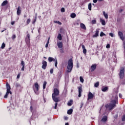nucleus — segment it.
<instances>
[{"instance_id":"f257e3e1","label":"nucleus","mask_w":125,"mask_h":125,"mask_svg":"<svg viewBox=\"0 0 125 125\" xmlns=\"http://www.w3.org/2000/svg\"><path fill=\"white\" fill-rule=\"evenodd\" d=\"M116 104H118V91H116L113 94L111 103L105 105L106 110H112V109L116 107Z\"/></svg>"},{"instance_id":"f03ea898","label":"nucleus","mask_w":125,"mask_h":125,"mask_svg":"<svg viewBox=\"0 0 125 125\" xmlns=\"http://www.w3.org/2000/svg\"><path fill=\"white\" fill-rule=\"evenodd\" d=\"M60 91H59V89L57 88H55L53 90V93L52 94V99L54 101V102H60V100H59V98L57 97L58 95H59Z\"/></svg>"},{"instance_id":"7ed1b4c3","label":"nucleus","mask_w":125,"mask_h":125,"mask_svg":"<svg viewBox=\"0 0 125 125\" xmlns=\"http://www.w3.org/2000/svg\"><path fill=\"white\" fill-rule=\"evenodd\" d=\"M67 64V73H71V72H72V70H73V67L74 66V64L73 63V60L72 59L69 60Z\"/></svg>"},{"instance_id":"20e7f679","label":"nucleus","mask_w":125,"mask_h":125,"mask_svg":"<svg viewBox=\"0 0 125 125\" xmlns=\"http://www.w3.org/2000/svg\"><path fill=\"white\" fill-rule=\"evenodd\" d=\"M6 92L5 95L4 96V98H7L8 95L10 94V95H12V92L11 91H10V89H11V88L10 87V85L8 83H6Z\"/></svg>"},{"instance_id":"39448f33","label":"nucleus","mask_w":125,"mask_h":125,"mask_svg":"<svg viewBox=\"0 0 125 125\" xmlns=\"http://www.w3.org/2000/svg\"><path fill=\"white\" fill-rule=\"evenodd\" d=\"M119 77L120 79H124V77H125V68L124 67L120 68Z\"/></svg>"},{"instance_id":"423d86ee","label":"nucleus","mask_w":125,"mask_h":125,"mask_svg":"<svg viewBox=\"0 0 125 125\" xmlns=\"http://www.w3.org/2000/svg\"><path fill=\"white\" fill-rule=\"evenodd\" d=\"M39 83H36L34 84L35 88H33L34 91L36 94H39Z\"/></svg>"},{"instance_id":"0eeeda50","label":"nucleus","mask_w":125,"mask_h":125,"mask_svg":"<svg viewBox=\"0 0 125 125\" xmlns=\"http://www.w3.org/2000/svg\"><path fill=\"white\" fill-rule=\"evenodd\" d=\"M118 36L120 38L121 40L124 42L125 41V38L124 37V34H123V32L119 31L118 32Z\"/></svg>"},{"instance_id":"6e6552de","label":"nucleus","mask_w":125,"mask_h":125,"mask_svg":"<svg viewBox=\"0 0 125 125\" xmlns=\"http://www.w3.org/2000/svg\"><path fill=\"white\" fill-rule=\"evenodd\" d=\"M42 69L45 70L46 69V66H47V62L45 61H43L42 62Z\"/></svg>"},{"instance_id":"1a4fd4ad","label":"nucleus","mask_w":125,"mask_h":125,"mask_svg":"<svg viewBox=\"0 0 125 125\" xmlns=\"http://www.w3.org/2000/svg\"><path fill=\"white\" fill-rule=\"evenodd\" d=\"M94 97V95L92 94V93L89 92L88 94V98L87 100H90V99H92Z\"/></svg>"},{"instance_id":"9d476101","label":"nucleus","mask_w":125,"mask_h":125,"mask_svg":"<svg viewBox=\"0 0 125 125\" xmlns=\"http://www.w3.org/2000/svg\"><path fill=\"white\" fill-rule=\"evenodd\" d=\"M78 97H81V96H82V92H83V88H82V86L78 87Z\"/></svg>"},{"instance_id":"9b49d317","label":"nucleus","mask_w":125,"mask_h":125,"mask_svg":"<svg viewBox=\"0 0 125 125\" xmlns=\"http://www.w3.org/2000/svg\"><path fill=\"white\" fill-rule=\"evenodd\" d=\"M57 44L59 48H60L61 49L63 48V43L62 42H58L57 43Z\"/></svg>"},{"instance_id":"f8f14e48","label":"nucleus","mask_w":125,"mask_h":125,"mask_svg":"<svg viewBox=\"0 0 125 125\" xmlns=\"http://www.w3.org/2000/svg\"><path fill=\"white\" fill-rule=\"evenodd\" d=\"M97 66V65H96V64H94L91 66V72H93V71H94L95 69H96Z\"/></svg>"},{"instance_id":"ddd939ff","label":"nucleus","mask_w":125,"mask_h":125,"mask_svg":"<svg viewBox=\"0 0 125 125\" xmlns=\"http://www.w3.org/2000/svg\"><path fill=\"white\" fill-rule=\"evenodd\" d=\"M17 14L19 16L21 14V9L20 8V6H19L17 9Z\"/></svg>"},{"instance_id":"4468645a","label":"nucleus","mask_w":125,"mask_h":125,"mask_svg":"<svg viewBox=\"0 0 125 125\" xmlns=\"http://www.w3.org/2000/svg\"><path fill=\"white\" fill-rule=\"evenodd\" d=\"M80 27L83 30H86V27L85 26V25L83 23H80Z\"/></svg>"},{"instance_id":"2eb2a0df","label":"nucleus","mask_w":125,"mask_h":125,"mask_svg":"<svg viewBox=\"0 0 125 125\" xmlns=\"http://www.w3.org/2000/svg\"><path fill=\"white\" fill-rule=\"evenodd\" d=\"M99 34V29H96L95 35L93 36V38H97V37H98Z\"/></svg>"},{"instance_id":"dca6fc26","label":"nucleus","mask_w":125,"mask_h":125,"mask_svg":"<svg viewBox=\"0 0 125 125\" xmlns=\"http://www.w3.org/2000/svg\"><path fill=\"white\" fill-rule=\"evenodd\" d=\"M82 49H83V53L84 54H86V49H85V47L84 46V45H82Z\"/></svg>"},{"instance_id":"f3484780","label":"nucleus","mask_w":125,"mask_h":125,"mask_svg":"<svg viewBox=\"0 0 125 125\" xmlns=\"http://www.w3.org/2000/svg\"><path fill=\"white\" fill-rule=\"evenodd\" d=\"M109 88L108 87H103L102 88V91H103V92H105V91H107Z\"/></svg>"},{"instance_id":"a211bd4d","label":"nucleus","mask_w":125,"mask_h":125,"mask_svg":"<svg viewBox=\"0 0 125 125\" xmlns=\"http://www.w3.org/2000/svg\"><path fill=\"white\" fill-rule=\"evenodd\" d=\"M100 21L102 23V25H103V26H105V25H106V22L104 19H100Z\"/></svg>"},{"instance_id":"6ab92c4d","label":"nucleus","mask_w":125,"mask_h":125,"mask_svg":"<svg viewBox=\"0 0 125 125\" xmlns=\"http://www.w3.org/2000/svg\"><path fill=\"white\" fill-rule=\"evenodd\" d=\"M48 60L49 62H52V61H55V59L50 57L48 58Z\"/></svg>"},{"instance_id":"aec40b11","label":"nucleus","mask_w":125,"mask_h":125,"mask_svg":"<svg viewBox=\"0 0 125 125\" xmlns=\"http://www.w3.org/2000/svg\"><path fill=\"white\" fill-rule=\"evenodd\" d=\"M25 42H26V44H27V45H29L30 44V38H25Z\"/></svg>"},{"instance_id":"412c9836","label":"nucleus","mask_w":125,"mask_h":125,"mask_svg":"<svg viewBox=\"0 0 125 125\" xmlns=\"http://www.w3.org/2000/svg\"><path fill=\"white\" fill-rule=\"evenodd\" d=\"M103 15L105 17V19H108V14H106L105 11L103 12Z\"/></svg>"},{"instance_id":"4be33fe9","label":"nucleus","mask_w":125,"mask_h":125,"mask_svg":"<svg viewBox=\"0 0 125 125\" xmlns=\"http://www.w3.org/2000/svg\"><path fill=\"white\" fill-rule=\"evenodd\" d=\"M7 3H8V1H7V0H6L1 3V6H4L6 5Z\"/></svg>"},{"instance_id":"5701e85b","label":"nucleus","mask_w":125,"mask_h":125,"mask_svg":"<svg viewBox=\"0 0 125 125\" xmlns=\"http://www.w3.org/2000/svg\"><path fill=\"white\" fill-rule=\"evenodd\" d=\"M73 113V109L70 108L67 111V114L68 115H72V113Z\"/></svg>"},{"instance_id":"b1692460","label":"nucleus","mask_w":125,"mask_h":125,"mask_svg":"<svg viewBox=\"0 0 125 125\" xmlns=\"http://www.w3.org/2000/svg\"><path fill=\"white\" fill-rule=\"evenodd\" d=\"M107 116H104L102 119V122H104H104H106V121H107Z\"/></svg>"},{"instance_id":"393cba45","label":"nucleus","mask_w":125,"mask_h":125,"mask_svg":"<svg viewBox=\"0 0 125 125\" xmlns=\"http://www.w3.org/2000/svg\"><path fill=\"white\" fill-rule=\"evenodd\" d=\"M68 106H72L73 105V100H70L67 103Z\"/></svg>"},{"instance_id":"a878e982","label":"nucleus","mask_w":125,"mask_h":125,"mask_svg":"<svg viewBox=\"0 0 125 125\" xmlns=\"http://www.w3.org/2000/svg\"><path fill=\"white\" fill-rule=\"evenodd\" d=\"M47 83V82L46 81H44L43 83V89H45V87L46 86V84Z\"/></svg>"},{"instance_id":"bb28decb","label":"nucleus","mask_w":125,"mask_h":125,"mask_svg":"<svg viewBox=\"0 0 125 125\" xmlns=\"http://www.w3.org/2000/svg\"><path fill=\"white\" fill-rule=\"evenodd\" d=\"M57 38L59 41H62V36H61V34H59Z\"/></svg>"},{"instance_id":"cd10ccee","label":"nucleus","mask_w":125,"mask_h":125,"mask_svg":"<svg viewBox=\"0 0 125 125\" xmlns=\"http://www.w3.org/2000/svg\"><path fill=\"white\" fill-rule=\"evenodd\" d=\"M70 17L71 18H76V14L72 13L71 15H70Z\"/></svg>"},{"instance_id":"c85d7f7f","label":"nucleus","mask_w":125,"mask_h":125,"mask_svg":"<svg viewBox=\"0 0 125 125\" xmlns=\"http://www.w3.org/2000/svg\"><path fill=\"white\" fill-rule=\"evenodd\" d=\"M95 87H98L99 86V82H97L94 84Z\"/></svg>"},{"instance_id":"c756f323","label":"nucleus","mask_w":125,"mask_h":125,"mask_svg":"<svg viewBox=\"0 0 125 125\" xmlns=\"http://www.w3.org/2000/svg\"><path fill=\"white\" fill-rule=\"evenodd\" d=\"M57 59L56 58V59L55 60V67H56V68H57Z\"/></svg>"},{"instance_id":"7c9ffc66","label":"nucleus","mask_w":125,"mask_h":125,"mask_svg":"<svg viewBox=\"0 0 125 125\" xmlns=\"http://www.w3.org/2000/svg\"><path fill=\"white\" fill-rule=\"evenodd\" d=\"M5 47V43H4V42H3L2 43L1 48H2V49H3V48H4Z\"/></svg>"},{"instance_id":"2f4dec72","label":"nucleus","mask_w":125,"mask_h":125,"mask_svg":"<svg viewBox=\"0 0 125 125\" xmlns=\"http://www.w3.org/2000/svg\"><path fill=\"white\" fill-rule=\"evenodd\" d=\"M36 21H37V16H36L34 20H33L32 24H35L36 23Z\"/></svg>"},{"instance_id":"473e14b6","label":"nucleus","mask_w":125,"mask_h":125,"mask_svg":"<svg viewBox=\"0 0 125 125\" xmlns=\"http://www.w3.org/2000/svg\"><path fill=\"white\" fill-rule=\"evenodd\" d=\"M88 9L90 11H91V3L88 4Z\"/></svg>"},{"instance_id":"72a5a7b5","label":"nucleus","mask_w":125,"mask_h":125,"mask_svg":"<svg viewBox=\"0 0 125 125\" xmlns=\"http://www.w3.org/2000/svg\"><path fill=\"white\" fill-rule=\"evenodd\" d=\"M103 36H106V34L104 33L103 32H101L100 33V37H103Z\"/></svg>"},{"instance_id":"f704fd0d","label":"nucleus","mask_w":125,"mask_h":125,"mask_svg":"<svg viewBox=\"0 0 125 125\" xmlns=\"http://www.w3.org/2000/svg\"><path fill=\"white\" fill-rule=\"evenodd\" d=\"M21 65L23 67H25V62L23 61H21Z\"/></svg>"},{"instance_id":"c9c22d12","label":"nucleus","mask_w":125,"mask_h":125,"mask_svg":"<svg viewBox=\"0 0 125 125\" xmlns=\"http://www.w3.org/2000/svg\"><path fill=\"white\" fill-rule=\"evenodd\" d=\"M15 39H16V35L15 34H13L12 39L14 40Z\"/></svg>"},{"instance_id":"e433bc0d","label":"nucleus","mask_w":125,"mask_h":125,"mask_svg":"<svg viewBox=\"0 0 125 125\" xmlns=\"http://www.w3.org/2000/svg\"><path fill=\"white\" fill-rule=\"evenodd\" d=\"M109 36L111 37V38H114V37H115V35L112 33H109Z\"/></svg>"},{"instance_id":"4c0bfd02","label":"nucleus","mask_w":125,"mask_h":125,"mask_svg":"<svg viewBox=\"0 0 125 125\" xmlns=\"http://www.w3.org/2000/svg\"><path fill=\"white\" fill-rule=\"evenodd\" d=\"M91 23H92V24H96V20H93L91 21Z\"/></svg>"},{"instance_id":"58836bf2","label":"nucleus","mask_w":125,"mask_h":125,"mask_svg":"<svg viewBox=\"0 0 125 125\" xmlns=\"http://www.w3.org/2000/svg\"><path fill=\"white\" fill-rule=\"evenodd\" d=\"M80 82L81 83H83V81H84L83 78V77H82V76L80 77Z\"/></svg>"},{"instance_id":"ea45409f","label":"nucleus","mask_w":125,"mask_h":125,"mask_svg":"<svg viewBox=\"0 0 125 125\" xmlns=\"http://www.w3.org/2000/svg\"><path fill=\"white\" fill-rule=\"evenodd\" d=\"M30 22H31V19H27L26 21L27 24H30Z\"/></svg>"},{"instance_id":"a19ab883","label":"nucleus","mask_w":125,"mask_h":125,"mask_svg":"<svg viewBox=\"0 0 125 125\" xmlns=\"http://www.w3.org/2000/svg\"><path fill=\"white\" fill-rule=\"evenodd\" d=\"M57 105H58V104L57 103V102H56L55 104V106H54V109H57Z\"/></svg>"},{"instance_id":"79ce46f5","label":"nucleus","mask_w":125,"mask_h":125,"mask_svg":"<svg viewBox=\"0 0 125 125\" xmlns=\"http://www.w3.org/2000/svg\"><path fill=\"white\" fill-rule=\"evenodd\" d=\"M61 12H65V8H62Z\"/></svg>"},{"instance_id":"37998d69","label":"nucleus","mask_w":125,"mask_h":125,"mask_svg":"<svg viewBox=\"0 0 125 125\" xmlns=\"http://www.w3.org/2000/svg\"><path fill=\"white\" fill-rule=\"evenodd\" d=\"M122 121H125V114L123 115V118H122Z\"/></svg>"},{"instance_id":"c03bdc74","label":"nucleus","mask_w":125,"mask_h":125,"mask_svg":"<svg viewBox=\"0 0 125 125\" xmlns=\"http://www.w3.org/2000/svg\"><path fill=\"white\" fill-rule=\"evenodd\" d=\"M50 74H53V69L51 68L50 70Z\"/></svg>"},{"instance_id":"a18cd8bd","label":"nucleus","mask_w":125,"mask_h":125,"mask_svg":"<svg viewBox=\"0 0 125 125\" xmlns=\"http://www.w3.org/2000/svg\"><path fill=\"white\" fill-rule=\"evenodd\" d=\"M106 48H110V44H107L106 46Z\"/></svg>"},{"instance_id":"49530a36","label":"nucleus","mask_w":125,"mask_h":125,"mask_svg":"<svg viewBox=\"0 0 125 125\" xmlns=\"http://www.w3.org/2000/svg\"><path fill=\"white\" fill-rule=\"evenodd\" d=\"M49 42H47L46 45H45V47L47 48V47H48V44H49Z\"/></svg>"},{"instance_id":"de8ad7c7","label":"nucleus","mask_w":125,"mask_h":125,"mask_svg":"<svg viewBox=\"0 0 125 125\" xmlns=\"http://www.w3.org/2000/svg\"><path fill=\"white\" fill-rule=\"evenodd\" d=\"M57 24H58L59 25H62V23L59 21H57Z\"/></svg>"},{"instance_id":"09e8293b","label":"nucleus","mask_w":125,"mask_h":125,"mask_svg":"<svg viewBox=\"0 0 125 125\" xmlns=\"http://www.w3.org/2000/svg\"><path fill=\"white\" fill-rule=\"evenodd\" d=\"M119 95L120 98H123V95H122V94H119Z\"/></svg>"},{"instance_id":"8fccbe9b","label":"nucleus","mask_w":125,"mask_h":125,"mask_svg":"<svg viewBox=\"0 0 125 125\" xmlns=\"http://www.w3.org/2000/svg\"><path fill=\"white\" fill-rule=\"evenodd\" d=\"M25 70V66H22L21 68V71H24Z\"/></svg>"},{"instance_id":"3c124183","label":"nucleus","mask_w":125,"mask_h":125,"mask_svg":"<svg viewBox=\"0 0 125 125\" xmlns=\"http://www.w3.org/2000/svg\"><path fill=\"white\" fill-rule=\"evenodd\" d=\"M64 120H68V118L67 116H64Z\"/></svg>"},{"instance_id":"603ef678","label":"nucleus","mask_w":125,"mask_h":125,"mask_svg":"<svg viewBox=\"0 0 125 125\" xmlns=\"http://www.w3.org/2000/svg\"><path fill=\"white\" fill-rule=\"evenodd\" d=\"M27 39H30V34L29 33L27 34V37H26Z\"/></svg>"},{"instance_id":"864d4df0","label":"nucleus","mask_w":125,"mask_h":125,"mask_svg":"<svg viewBox=\"0 0 125 125\" xmlns=\"http://www.w3.org/2000/svg\"><path fill=\"white\" fill-rule=\"evenodd\" d=\"M97 0H93V1L94 2V3H96V2H97Z\"/></svg>"},{"instance_id":"5fc2aeb1","label":"nucleus","mask_w":125,"mask_h":125,"mask_svg":"<svg viewBox=\"0 0 125 125\" xmlns=\"http://www.w3.org/2000/svg\"><path fill=\"white\" fill-rule=\"evenodd\" d=\"M17 79H19L20 78V74H19L18 75H17Z\"/></svg>"},{"instance_id":"6e6d98bb","label":"nucleus","mask_w":125,"mask_h":125,"mask_svg":"<svg viewBox=\"0 0 125 125\" xmlns=\"http://www.w3.org/2000/svg\"><path fill=\"white\" fill-rule=\"evenodd\" d=\"M30 110L31 112H33V107L32 106H30Z\"/></svg>"},{"instance_id":"4d7b16f0","label":"nucleus","mask_w":125,"mask_h":125,"mask_svg":"<svg viewBox=\"0 0 125 125\" xmlns=\"http://www.w3.org/2000/svg\"><path fill=\"white\" fill-rule=\"evenodd\" d=\"M15 23V22L12 21L11 22V25H14Z\"/></svg>"},{"instance_id":"13d9d810","label":"nucleus","mask_w":125,"mask_h":125,"mask_svg":"<svg viewBox=\"0 0 125 125\" xmlns=\"http://www.w3.org/2000/svg\"><path fill=\"white\" fill-rule=\"evenodd\" d=\"M50 40V37H49L47 40V42H48L49 43V41Z\"/></svg>"},{"instance_id":"bf43d9fd","label":"nucleus","mask_w":125,"mask_h":125,"mask_svg":"<svg viewBox=\"0 0 125 125\" xmlns=\"http://www.w3.org/2000/svg\"><path fill=\"white\" fill-rule=\"evenodd\" d=\"M50 40V37H49L47 40V42H48L49 43V41Z\"/></svg>"},{"instance_id":"052dcab7","label":"nucleus","mask_w":125,"mask_h":125,"mask_svg":"<svg viewBox=\"0 0 125 125\" xmlns=\"http://www.w3.org/2000/svg\"><path fill=\"white\" fill-rule=\"evenodd\" d=\"M6 30V28H4V30H2L1 32V33H3V32H4V31H5Z\"/></svg>"},{"instance_id":"680f3d73","label":"nucleus","mask_w":125,"mask_h":125,"mask_svg":"<svg viewBox=\"0 0 125 125\" xmlns=\"http://www.w3.org/2000/svg\"><path fill=\"white\" fill-rule=\"evenodd\" d=\"M124 10L123 9H120V11H119V12H122V11H123Z\"/></svg>"},{"instance_id":"e2e57ef3","label":"nucleus","mask_w":125,"mask_h":125,"mask_svg":"<svg viewBox=\"0 0 125 125\" xmlns=\"http://www.w3.org/2000/svg\"><path fill=\"white\" fill-rule=\"evenodd\" d=\"M65 125H69V123H66L65 124Z\"/></svg>"},{"instance_id":"0e129e2a","label":"nucleus","mask_w":125,"mask_h":125,"mask_svg":"<svg viewBox=\"0 0 125 125\" xmlns=\"http://www.w3.org/2000/svg\"><path fill=\"white\" fill-rule=\"evenodd\" d=\"M125 84V81H124L123 83H122V84Z\"/></svg>"},{"instance_id":"69168bd1","label":"nucleus","mask_w":125,"mask_h":125,"mask_svg":"<svg viewBox=\"0 0 125 125\" xmlns=\"http://www.w3.org/2000/svg\"><path fill=\"white\" fill-rule=\"evenodd\" d=\"M81 108H82V107H83V104H81Z\"/></svg>"},{"instance_id":"338daca9","label":"nucleus","mask_w":125,"mask_h":125,"mask_svg":"<svg viewBox=\"0 0 125 125\" xmlns=\"http://www.w3.org/2000/svg\"><path fill=\"white\" fill-rule=\"evenodd\" d=\"M98 1H103V0H98Z\"/></svg>"},{"instance_id":"774afa93","label":"nucleus","mask_w":125,"mask_h":125,"mask_svg":"<svg viewBox=\"0 0 125 125\" xmlns=\"http://www.w3.org/2000/svg\"><path fill=\"white\" fill-rule=\"evenodd\" d=\"M76 25H79V22H76Z\"/></svg>"}]
</instances>
